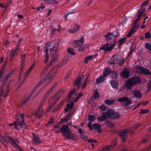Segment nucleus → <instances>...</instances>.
Listing matches in <instances>:
<instances>
[{"mask_svg":"<svg viewBox=\"0 0 151 151\" xmlns=\"http://www.w3.org/2000/svg\"><path fill=\"white\" fill-rule=\"evenodd\" d=\"M96 119V117L94 115H89L88 116V121L89 122L91 123L94 121Z\"/></svg>","mask_w":151,"mask_h":151,"instance_id":"32","label":"nucleus"},{"mask_svg":"<svg viewBox=\"0 0 151 151\" xmlns=\"http://www.w3.org/2000/svg\"><path fill=\"white\" fill-rule=\"evenodd\" d=\"M50 42H47L46 44V46L44 48V52L45 54V62L46 63L49 59V55L48 52H49L51 56H53L57 51V47L54 46H51Z\"/></svg>","mask_w":151,"mask_h":151,"instance_id":"2","label":"nucleus"},{"mask_svg":"<svg viewBox=\"0 0 151 151\" xmlns=\"http://www.w3.org/2000/svg\"><path fill=\"white\" fill-rule=\"evenodd\" d=\"M104 36L106 37V40L109 41L111 40L113 43L115 42V44L116 36L111 33H107L106 35H104Z\"/></svg>","mask_w":151,"mask_h":151,"instance_id":"11","label":"nucleus"},{"mask_svg":"<svg viewBox=\"0 0 151 151\" xmlns=\"http://www.w3.org/2000/svg\"><path fill=\"white\" fill-rule=\"evenodd\" d=\"M35 65V64H33L28 69V70H27V71L28 72V73H30L31 72V71L32 70V69L34 67Z\"/></svg>","mask_w":151,"mask_h":151,"instance_id":"50","label":"nucleus"},{"mask_svg":"<svg viewBox=\"0 0 151 151\" xmlns=\"http://www.w3.org/2000/svg\"><path fill=\"white\" fill-rule=\"evenodd\" d=\"M99 108L101 110L104 111L107 108L105 105L103 104L99 106Z\"/></svg>","mask_w":151,"mask_h":151,"instance_id":"45","label":"nucleus"},{"mask_svg":"<svg viewBox=\"0 0 151 151\" xmlns=\"http://www.w3.org/2000/svg\"><path fill=\"white\" fill-rule=\"evenodd\" d=\"M134 85L141 82V79L138 76H134L129 78Z\"/></svg>","mask_w":151,"mask_h":151,"instance_id":"16","label":"nucleus"},{"mask_svg":"<svg viewBox=\"0 0 151 151\" xmlns=\"http://www.w3.org/2000/svg\"><path fill=\"white\" fill-rule=\"evenodd\" d=\"M148 84V85L147 86V87L146 90L147 92H149L150 89L151 88V81H149Z\"/></svg>","mask_w":151,"mask_h":151,"instance_id":"47","label":"nucleus"},{"mask_svg":"<svg viewBox=\"0 0 151 151\" xmlns=\"http://www.w3.org/2000/svg\"><path fill=\"white\" fill-rule=\"evenodd\" d=\"M149 3L148 0H147L145 2H143L141 6V8H142L143 6H145L147 5Z\"/></svg>","mask_w":151,"mask_h":151,"instance_id":"48","label":"nucleus"},{"mask_svg":"<svg viewBox=\"0 0 151 151\" xmlns=\"http://www.w3.org/2000/svg\"><path fill=\"white\" fill-rule=\"evenodd\" d=\"M20 116L22 119V121L20 122L19 119H16L15 121L13 123L9 124V126H12L13 125H14V128L16 129L17 128V127L18 126H20L23 128H27L28 126L23 122L24 118V114H20Z\"/></svg>","mask_w":151,"mask_h":151,"instance_id":"4","label":"nucleus"},{"mask_svg":"<svg viewBox=\"0 0 151 151\" xmlns=\"http://www.w3.org/2000/svg\"><path fill=\"white\" fill-rule=\"evenodd\" d=\"M65 101H63L60 102L58 104V106L55 107L53 109V111L55 112L59 109L63 105Z\"/></svg>","mask_w":151,"mask_h":151,"instance_id":"29","label":"nucleus"},{"mask_svg":"<svg viewBox=\"0 0 151 151\" xmlns=\"http://www.w3.org/2000/svg\"><path fill=\"white\" fill-rule=\"evenodd\" d=\"M117 101L121 103H123L125 106H128L132 103V101L126 97L119 98L117 99Z\"/></svg>","mask_w":151,"mask_h":151,"instance_id":"9","label":"nucleus"},{"mask_svg":"<svg viewBox=\"0 0 151 151\" xmlns=\"http://www.w3.org/2000/svg\"><path fill=\"white\" fill-rule=\"evenodd\" d=\"M111 60H113L112 62L110 61V63L111 64H114L116 63H118L120 65H122L123 64L124 59L123 58L120 56H116L115 55L111 59Z\"/></svg>","mask_w":151,"mask_h":151,"instance_id":"6","label":"nucleus"},{"mask_svg":"<svg viewBox=\"0 0 151 151\" xmlns=\"http://www.w3.org/2000/svg\"><path fill=\"white\" fill-rule=\"evenodd\" d=\"M145 9H143L142 10L141 12L139 11V13L135 17V19L133 22V24L135 25H138L137 23V22L140 20V17L142 15L143 13L145 12Z\"/></svg>","mask_w":151,"mask_h":151,"instance_id":"13","label":"nucleus"},{"mask_svg":"<svg viewBox=\"0 0 151 151\" xmlns=\"http://www.w3.org/2000/svg\"><path fill=\"white\" fill-rule=\"evenodd\" d=\"M115 46V42L110 44L109 42H107L100 48L99 50H103L105 52L109 51L111 50Z\"/></svg>","mask_w":151,"mask_h":151,"instance_id":"7","label":"nucleus"},{"mask_svg":"<svg viewBox=\"0 0 151 151\" xmlns=\"http://www.w3.org/2000/svg\"><path fill=\"white\" fill-rule=\"evenodd\" d=\"M114 145H112L108 147H104L103 148L101 151H109L110 150L113 148Z\"/></svg>","mask_w":151,"mask_h":151,"instance_id":"33","label":"nucleus"},{"mask_svg":"<svg viewBox=\"0 0 151 151\" xmlns=\"http://www.w3.org/2000/svg\"><path fill=\"white\" fill-rule=\"evenodd\" d=\"M100 95L99 93L97 92L96 90L95 91V93L93 95V97L95 99H98Z\"/></svg>","mask_w":151,"mask_h":151,"instance_id":"39","label":"nucleus"},{"mask_svg":"<svg viewBox=\"0 0 151 151\" xmlns=\"http://www.w3.org/2000/svg\"><path fill=\"white\" fill-rule=\"evenodd\" d=\"M134 85L129 78L125 82L124 85L125 87L128 89H131Z\"/></svg>","mask_w":151,"mask_h":151,"instance_id":"15","label":"nucleus"},{"mask_svg":"<svg viewBox=\"0 0 151 151\" xmlns=\"http://www.w3.org/2000/svg\"><path fill=\"white\" fill-rule=\"evenodd\" d=\"M0 142L3 144L9 143L12 145H15L16 146L18 145L16 143L18 142L17 139L14 140L11 137L6 134L5 136H0Z\"/></svg>","mask_w":151,"mask_h":151,"instance_id":"3","label":"nucleus"},{"mask_svg":"<svg viewBox=\"0 0 151 151\" xmlns=\"http://www.w3.org/2000/svg\"><path fill=\"white\" fill-rule=\"evenodd\" d=\"M69 12V13H68L67 14H66V15H65V20H66V19H67V16L68 15L70 14H72V13H74L75 12Z\"/></svg>","mask_w":151,"mask_h":151,"instance_id":"61","label":"nucleus"},{"mask_svg":"<svg viewBox=\"0 0 151 151\" xmlns=\"http://www.w3.org/2000/svg\"><path fill=\"white\" fill-rule=\"evenodd\" d=\"M145 47L150 51H151V44L149 43H146L145 44Z\"/></svg>","mask_w":151,"mask_h":151,"instance_id":"42","label":"nucleus"},{"mask_svg":"<svg viewBox=\"0 0 151 151\" xmlns=\"http://www.w3.org/2000/svg\"><path fill=\"white\" fill-rule=\"evenodd\" d=\"M68 53L70 54L74 55L75 54V52L74 51V50L72 48H70L69 47L68 49Z\"/></svg>","mask_w":151,"mask_h":151,"instance_id":"40","label":"nucleus"},{"mask_svg":"<svg viewBox=\"0 0 151 151\" xmlns=\"http://www.w3.org/2000/svg\"><path fill=\"white\" fill-rule=\"evenodd\" d=\"M81 137L82 139L85 140H86L87 139V137L83 134L81 135Z\"/></svg>","mask_w":151,"mask_h":151,"instance_id":"55","label":"nucleus"},{"mask_svg":"<svg viewBox=\"0 0 151 151\" xmlns=\"http://www.w3.org/2000/svg\"><path fill=\"white\" fill-rule=\"evenodd\" d=\"M50 29L52 30L53 33L54 32L56 31V29L54 28V26H53L50 27Z\"/></svg>","mask_w":151,"mask_h":151,"instance_id":"59","label":"nucleus"},{"mask_svg":"<svg viewBox=\"0 0 151 151\" xmlns=\"http://www.w3.org/2000/svg\"><path fill=\"white\" fill-rule=\"evenodd\" d=\"M69 106H68V107L70 109H72L73 105V102H71L70 104H69Z\"/></svg>","mask_w":151,"mask_h":151,"instance_id":"60","label":"nucleus"},{"mask_svg":"<svg viewBox=\"0 0 151 151\" xmlns=\"http://www.w3.org/2000/svg\"><path fill=\"white\" fill-rule=\"evenodd\" d=\"M42 111L40 110V108H39L38 109V111L37 112H36L35 114L36 116L38 118H40L41 116V114L42 113Z\"/></svg>","mask_w":151,"mask_h":151,"instance_id":"41","label":"nucleus"},{"mask_svg":"<svg viewBox=\"0 0 151 151\" xmlns=\"http://www.w3.org/2000/svg\"><path fill=\"white\" fill-rule=\"evenodd\" d=\"M7 88H8L7 89L6 91V93L5 94V95H4V97H6L8 95V93H9V89L8 88V86Z\"/></svg>","mask_w":151,"mask_h":151,"instance_id":"56","label":"nucleus"},{"mask_svg":"<svg viewBox=\"0 0 151 151\" xmlns=\"http://www.w3.org/2000/svg\"><path fill=\"white\" fill-rule=\"evenodd\" d=\"M104 77L103 76H100V77L97 78L96 80V83L97 84H99L103 82L104 81Z\"/></svg>","mask_w":151,"mask_h":151,"instance_id":"34","label":"nucleus"},{"mask_svg":"<svg viewBox=\"0 0 151 151\" xmlns=\"http://www.w3.org/2000/svg\"><path fill=\"white\" fill-rule=\"evenodd\" d=\"M4 93V90L3 89V87H0V97L2 96Z\"/></svg>","mask_w":151,"mask_h":151,"instance_id":"52","label":"nucleus"},{"mask_svg":"<svg viewBox=\"0 0 151 151\" xmlns=\"http://www.w3.org/2000/svg\"><path fill=\"white\" fill-rule=\"evenodd\" d=\"M84 42V37H82L79 40L75 41V47L78 51L82 50L81 45Z\"/></svg>","mask_w":151,"mask_h":151,"instance_id":"10","label":"nucleus"},{"mask_svg":"<svg viewBox=\"0 0 151 151\" xmlns=\"http://www.w3.org/2000/svg\"><path fill=\"white\" fill-rule=\"evenodd\" d=\"M25 55H24L22 57L21 61L23 62H24L25 59Z\"/></svg>","mask_w":151,"mask_h":151,"instance_id":"64","label":"nucleus"},{"mask_svg":"<svg viewBox=\"0 0 151 151\" xmlns=\"http://www.w3.org/2000/svg\"><path fill=\"white\" fill-rule=\"evenodd\" d=\"M73 94H74L75 95H76L77 94L76 92V90L75 89H73L70 92L68 96V98L70 99L71 95Z\"/></svg>","mask_w":151,"mask_h":151,"instance_id":"37","label":"nucleus"},{"mask_svg":"<svg viewBox=\"0 0 151 151\" xmlns=\"http://www.w3.org/2000/svg\"><path fill=\"white\" fill-rule=\"evenodd\" d=\"M46 3L51 4H58L59 2L56 0H45Z\"/></svg>","mask_w":151,"mask_h":151,"instance_id":"30","label":"nucleus"},{"mask_svg":"<svg viewBox=\"0 0 151 151\" xmlns=\"http://www.w3.org/2000/svg\"><path fill=\"white\" fill-rule=\"evenodd\" d=\"M151 37V34L150 32H147L145 34V37L146 38H149Z\"/></svg>","mask_w":151,"mask_h":151,"instance_id":"51","label":"nucleus"},{"mask_svg":"<svg viewBox=\"0 0 151 151\" xmlns=\"http://www.w3.org/2000/svg\"><path fill=\"white\" fill-rule=\"evenodd\" d=\"M88 127L90 130L95 129L99 133H101V126L98 124H93V125L90 122H89L88 124Z\"/></svg>","mask_w":151,"mask_h":151,"instance_id":"8","label":"nucleus"},{"mask_svg":"<svg viewBox=\"0 0 151 151\" xmlns=\"http://www.w3.org/2000/svg\"><path fill=\"white\" fill-rule=\"evenodd\" d=\"M126 41V38L125 37L119 39L118 41V42H120L119 46H120L123 43L125 42Z\"/></svg>","mask_w":151,"mask_h":151,"instance_id":"43","label":"nucleus"},{"mask_svg":"<svg viewBox=\"0 0 151 151\" xmlns=\"http://www.w3.org/2000/svg\"><path fill=\"white\" fill-rule=\"evenodd\" d=\"M80 27L79 25L75 24L72 26V29L68 30V32L70 33H75L79 30Z\"/></svg>","mask_w":151,"mask_h":151,"instance_id":"18","label":"nucleus"},{"mask_svg":"<svg viewBox=\"0 0 151 151\" xmlns=\"http://www.w3.org/2000/svg\"><path fill=\"white\" fill-rule=\"evenodd\" d=\"M83 96V94H82V93H79L78 95L76 96L74 101L75 102H76L79 99L81 96Z\"/></svg>","mask_w":151,"mask_h":151,"instance_id":"46","label":"nucleus"},{"mask_svg":"<svg viewBox=\"0 0 151 151\" xmlns=\"http://www.w3.org/2000/svg\"><path fill=\"white\" fill-rule=\"evenodd\" d=\"M32 141L33 143L35 145H37L39 144L41 142V140L40 138L35 135H33Z\"/></svg>","mask_w":151,"mask_h":151,"instance_id":"22","label":"nucleus"},{"mask_svg":"<svg viewBox=\"0 0 151 151\" xmlns=\"http://www.w3.org/2000/svg\"><path fill=\"white\" fill-rule=\"evenodd\" d=\"M43 80H41L39 83H38L37 84L36 86V87L34 88V89L35 90V89H36V88L37 87H39V86L41 84V83H42V82H43Z\"/></svg>","mask_w":151,"mask_h":151,"instance_id":"54","label":"nucleus"},{"mask_svg":"<svg viewBox=\"0 0 151 151\" xmlns=\"http://www.w3.org/2000/svg\"><path fill=\"white\" fill-rule=\"evenodd\" d=\"M149 110L148 109H142L140 111V114H146L148 112Z\"/></svg>","mask_w":151,"mask_h":151,"instance_id":"44","label":"nucleus"},{"mask_svg":"<svg viewBox=\"0 0 151 151\" xmlns=\"http://www.w3.org/2000/svg\"><path fill=\"white\" fill-rule=\"evenodd\" d=\"M121 76L124 78H127L129 77V73L126 68L124 69L120 74Z\"/></svg>","mask_w":151,"mask_h":151,"instance_id":"17","label":"nucleus"},{"mask_svg":"<svg viewBox=\"0 0 151 151\" xmlns=\"http://www.w3.org/2000/svg\"><path fill=\"white\" fill-rule=\"evenodd\" d=\"M132 93L134 95V97H136L138 98H141L142 96V93L139 91L135 90L132 91Z\"/></svg>","mask_w":151,"mask_h":151,"instance_id":"21","label":"nucleus"},{"mask_svg":"<svg viewBox=\"0 0 151 151\" xmlns=\"http://www.w3.org/2000/svg\"><path fill=\"white\" fill-rule=\"evenodd\" d=\"M11 73H9V74H7L5 78V79L7 80L8 78H9V77H10V76H11Z\"/></svg>","mask_w":151,"mask_h":151,"instance_id":"63","label":"nucleus"},{"mask_svg":"<svg viewBox=\"0 0 151 151\" xmlns=\"http://www.w3.org/2000/svg\"><path fill=\"white\" fill-rule=\"evenodd\" d=\"M116 101L114 100H106L104 101V103L106 104L110 105L114 104Z\"/></svg>","mask_w":151,"mask_h":151,"instance_id":"31","label":"nucleus"},{"mask_svg":"<svg viewBox=\"0 0 151 151\" xmlns=\"http://www.w3.org/2000/svg\"><path fill=\"white\" fill-rule=\"evenodd\" d=\"M49 68V66L48 65H46L45 68L43 69L42 70L40 76H42L43 75H44L45 73H46V71Z\"/></svg>","mask_w":151,"mask_h":151,"instance_id":"36","label":"nucleus"},{"mask_svg":"<svg viewBox=\"0 0 151 151\" xmlns=\"http://www.w3.org/2000/svg\"><path fill=\"white\" fill-rule=\"evenodd\" d=\"M107 111L105 112H103L102 114V116L98 117L97 120L99 122L105 120L106 118H109Z\"/></svg>","mask_w":151,"mask_h":151,"instance_id":"12","label":"nucleus"},{"mask_svg":"<svg viewBox=\"0 0 151 151\" xmlns=\"http://www.w3.org/2000/svg\"><path fill=\"white\" fill-rule=\"evenodd\" d=\"M110 84L112 87L114 88H117L118 86L117 82L114 80H111L110 81Z\"/></svg>","mask_w":151,"mask_h":151,"instance_id":"27","label":"nucleus"},{"mask_svg":"<svg viewBox=\"0 0 151 151\" xmlns=\"http://www.w3.org/2000/svg\"><path fill=\"white\" fill-rule=\"evenodd\" d=\"M81 81V78L80 77H77L74 81V86H77L78 89L80 88V85Z\"/></svg>","mask_w":151,"mask_h":151,"instance_id":"20","label":"nucleus"},{"mask_svg":"<svg viewBox=\"0 0 151 151\" xmlns=\"http://www.w3.org/2000/svg\"><path fill=\"white\" fill-rule=\"evenodd\" d=\"M140 25L138 24V25H135L134 24V27L129 31L128 34L126 35L127 37H128L131 36L132 34L134 33L136 30L139 27Z\"/></svg>","mask_w":151,"mask_h":151,"instance_id":"19","label":"nucleus"},{"mask_svg":"<svg viewBox=\"0 0 151 151\" xmlns=\"http://www.w3.org/2000/svg\"><path fill=\"white\" fill-rule=\"evenodd\" d=\"M17 48L13 49L10 52V54L12 56V58L15 56L17 55L18 54V51H19V45H17Z\"/></svg>","mask_w":151,"mask_h":151,"instance_id":"23","label":"nucleus"},{"mask_svg":"<svg viewBox=\"0 0 151 151\" xmlns=\"http://www.w3.org/2000/svg\"><path fill=\"white\" fill-rule=\"evenodd\" d=\"M60 131L67 139H72L73 140H77L78 139L77 136L71 132L68 125H63L60 129Z\"/></svg>","mask_w":151,"mask_h":151,"instance_id":"1","label":"nucleus"},{"mask_svg":"<svg viewBox=\"0 0 151 151\" xmlns=\"http://www.w3.org/2000/svg\"><path fill=\"white\" fill-rule=\"evenodd\" d=\"M54 122L53 118H50V120L48 122L47 124H52Z\"/></svg>","mask_w":151,"mask_h":151,"instance_id":"53","label":"nucleus"},{"mask_svg":"<svg viewBox=\"0 0 151 151\" xmlns=\"http://www.w3.org/2000/svg\"><path fill=\"white\" fill-rule=\"evenodd\" d=\"M53 88L52 87L46 92L43 98V101H45V99L47 98L50 93L52 92L53 91Z\"/></svg>","mask_w":151,"mask_h":151,"instance_id":"25","label":"nucleus"},{"mask_svg":"<svg viewBox=\"0 0 151 151\" xmlns=\"http://www.w3.org/2000/svg\"><path fill=\"white\" fill-rule=\"evenodd\" d=\"M24 63L20 65V70L19 71V74L20 75H21L23 72V69L24 68Z\"/></svg>","mask_w":151,"mask_h":151,"instance_id":"49","label":"nucleus"},{"mask_svg":"<svg viewBox=\"0 0 151 151\" xmlns=\"http://www.w3.org/2000/svg\"><path fill=\"white\" fill-rule=\"evenodd\" d=\"M143 67L142 66H140L139 65H136L135 67L136 72L138 73H141L142 71Z\"/></svg>","mask_w":151,"mask_h":151,"instance_id":"28","label":"nucleus"},{"mask_svg":"<svg viewBox=\"0 0 151 151\" xmlns=\"http://www.w3.org/2000/svg\"><path fill=\"white\" fill-rule=\"evenodd\" d=\"M33 92H32L31 94L27 93L24 96L23 101L24 104L26 103L29 100L32 94L33 93Z\"/></svg>","mask_w":151,"mask_h":151,"instance_id":"24","label":"nucleus"},{"mask_svg":"<svg viewBox=\"0 0 151 151\" xmlns=\"http://www.w3.org/2000/svg\"><path fill=\"white\" fill-rule=\"evenodd\" d=\"M141 73H143L145 75H151V73L149 70L146 68H143L142 71Z\"/></svg>","mask_w":151,"mask_h":151,"instance_id":"35","label":"nucleus"},{"mask_svg":"<svg viewBox=\"0 0 151 151\" xmlns=\"http://www.w3.org/2000/svg\"><path fill=\"white\" fill-rule=\"evenodd\" d=\"M69 120V118L66 119L65 118H64L63 119H61L60 120V121L58 123V124H60V123H63L64 122H67Z\"/></svg>","mask_w":151,"mask_h":151,"instance_id":"38","label":"nucleus"},{"mask_svg":"<svg viewBox=\"0 0 151 151\" xmlns=\"http://www.w3.org/2000/svg\"><path fill=\"white\" fill-rule=\"evenodd\" d=\"M87 80H88V78H87L86 79V80H85V82H84V83H83V86H82V88H84L86 86V85L87 84Z\"/></svg>","mask_w":151,"mask_h":151,"instance_id":"58","label":"nucleus"},{"mask_svg":"<svg viewBox=\"0 0 151 151\" xmlns=\"http://www.w3.org/2000/svg\"><path fill=\"white\" fill-rule=\"evenodd\" d=\"M111 72V69L109 68H106L104 71L103 76L104 78L108 76Z\"/></svg>","mask_w":151,"mask_h":151,"instance_id":"26","label":"nucleus"},{"mask_svg":"<svg viewBox=\"0 0 151 151\" xmlns=\"http://www.w3.org/2000/svg\"><path fill=\"white\" fill-rule=\"evenodd\" d=\"M69 106V104H67L66 105V107L65 109V111L66 112H67L68 111L69 109H69V108L68 107Z\"/></svg>","mask_w":151,"mask_h":151,"instance_id":"57","label":"nucleus"},{"mask_svg":"<svg viewBox=\"0 0 151 151\" xmlns=\"http://www.w3.org/2000/svg\"><path fill=\"white\" fill-rule=\"evenodd\" d=\"M129 132V130L128 129H125L119 133V135L122 141H124L126 140L127 134Z\"/></svg>","mask_w":151,"mask_h":151,"instance_id":"14","label":"nucleus"},{"mask_svg":"<svg viewBox=\"0 0 151 151\" xmlns=\"http://www.w3.org/2000/svg\"><path fill=\"white\" fill-rule=\"evenodd\" d=\"M78 132L80 133L81 135L83 134V131L81 128H79L78 129Z\"/></svg>","mask_w":151,"mask_h":151,"instance_id":"62","label":"nucleus"},{"mask_svg":"<svg viewBox=\"0 0 151 151\" xmlns=\"http://www.w3.org/2000/svg\"><path fill=\"white\" fill-rule=\"evenodd\" d=\"M109 118H111L114 119H118L120 116V114L119 112H115L114 110L109 109L107 110Z\"/></svg>","mask_w":151,"mask_h":151,"instance_id":"5","label":"nucleus"}]
</instances>
